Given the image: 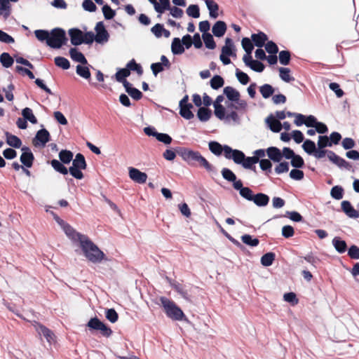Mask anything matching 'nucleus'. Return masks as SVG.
<instances>
[{"label": "nucleus", "mask_w": 359, "mask_h": 359, "mask_svg": "<svg viewBox=\"0 0 359 359\" xmlns=\"http://www.w3.org/2000/svg\"><path fill=\"white\" fill-rule=\"evenodd\" d=\"M50 140V133L46 129L39 130L34 138L33 139V144L35 147H44Z\"/></svg>", "instance_id": "6e6552de"}, {"label": "nucleus", "mask_w": 359, "mask_h": 359, "mask_svg": "<svg viewBox=\"0 0 359 359\" xmlns=\"http://www.w3.org/2000/svg\"><path fill=\"white\" fill-rule=\"evenodd\" d=\"M302 148L309 155H313L317 149L315 142L310 140H306L304 142Z\"/></svg>", "instance_id": "f704fd0d"}, {"label": "nucleus", "mask_w": 359, "mask_h": 359, "mask_svg": "<svg viewBox=\"0 0 359 359\" xmlns=\"http://www.w3.org/2000/svg\"><path fill=\"white\" fill-rule=\"evenodd\" d=\"M69 55L74 61L80 62L82 65H86L88 62L83 54L74 48H72L69 50Z\"/></svg>", "instance_id": "b1692460"}, {"label": "nucleus", "mask_w": 359, "mask_h": 359, "mask_svg": "<svg viewBox=\"0 0 359 359\" xmlns=\"http://www.w3.org/2000/svg\"><path fill=\"white\" fill-rule=\"evenodd\" d=\"M102 12L106 20H111L116 15L115 11L112 10L111 7L108 5L103 6Z\"/></svg>", "instance_id": "680f3d73"}, {"label": "nucleus", "mask_w": 359, "mask_h": 359, "mask_svg": "<svg viewBox=\"0 0 359 359\" xmlns=\"http://www.w3.org/2000/svg\"><path fill=\"white\" fill-rule=\"evenodd\" d=\"M55 64L56 66L61 67L63 69H68L70 67L69 60L64 57H55Z\"/></svg>", "instance_id": "49530a36"}, {"label": "nucleus", "mask_w": 359, "mask_h": 359, "mask_svg": "<svg viewBox=\"0 0 359 359\" xmlns=\"http://www.w3.org/2000/svg\"><path fill=\"white\" fill-rule=\"evenodd\" d=\"M343 212L351 218H357L359 217V213L351 205V203L348 201H344L341 204Z\"/></svg>", "instance_id": "2eb2a0df"}, {"label": "nucleus", "mask_w": 359, "mask_h": 359, "mask_svg": "<svg viewBox=\"0 0 359 359\" xmlns=\"http://www.w3.org/2000/svg\"><path fill=\"white\" fill-rule=\"evenodd\" d=\"M290 60V53L287 50H282L279 53V61L283 65H287Z\"/></svg>", "instance_id": "4d7b16f0"}, {"label": "nucleus", "mask_w": 359, "mask_h": 359, "mask_svg": "<svg viewBox=\"0 0 359 359\" xmlns=\"http://www.w3.org/2000/svg\"><path fill=\"white\" fill-rule=\"evenodd\" d=\"M276 255L273 252H267L261 257V264L264 266L272 265Z\"/></svg>", "instance_id": "e433bc0d"}, {"label": "nucleus", "mask_w": 359, "mask_h": 359, "mask_svg": "<svg viewBox=\"0 0 359 359\" xmlns=\"http://www.w3.org/2000/svg\"><path fill=\"white\" fill-rule=\"evenodd\" d=\"M224 79L219 75L214 76L210 80V86L213 89H218L223 86Z\"/></svg>", "instance_id": "09e8293b"}, {"label": "nucleus", "mask_w": 359, "mask_h": 359, "mask_svg": "<svg viewBox=\"0 0 359 359\" xmlns=\"http://www.w3.org/2000/svg\"><path fill=\"white\" fill-rule=\"evenodd\" d=\"M223 91L231 102L238 100L241 97L240 93L231 86L225 87Z\"/></svg>", "instance_id": "412c9836"}, {"label": "nucleus", "mask_w": 359, "mask_h": 359, "mask_svg": "<svg viewBox=\"0 0 359 359\" xmlns=\"http://www.w3.org/2000/svg\"><path fill=\"white\" fill-rule=\"evenodd\" d=\"M222 55L227 56L236 57V53L234 51V44L233 41L230 38H226L225 40V45L222 48Z\"/></svg>", "instance_id": "f3484780"}, {"label": "nucleus", "mask_w": 359, "mask_h": 359, "mask_svg": "<svg viewBox=\"0 0 359 359\" xmlns=\"http://www.w3.org/2000/svg\"><path fill=\"white\" fill-rule=\"evenodd\" d=\"M225 158L232 159L236 164H241L245 160V154L238 149H233L228 145H225Z\"/></svg>", "instance_id": "0eeeda50"}, {"label": "nucleus", "mask_w": 359, "mask_h": 359, "mask_svg": "<svg viewBox=\"0 0 359 359\" xmlns=\"http://www.w3.org/2000/svg\"><path fill=\"white\" fill-rule=\"evenodd\" d=\"M259 92L264 98L267 99L273 94L274 89L269 84H264L259 88Z\"/></svg>", "instance_id": "4c0bfd02"}, {"label": "nucleus", "mask_w": 359, "mask_h": 359, "mask_svg": "<svg viewBox=\"0 0 359 359\" xmlns=\"http://www.w3.org/2000/svg\"><path fill=\"white\" fill-rule=\"evenodd\" d=\"M22 154L20 156L21 163L27 168H31L34 159V155L29 147L22 148Z\"/></svg>", "instance_id": "9b49d317"}, {"label": "nucleus", "mask_w": 359, "mask_h": 359, "mask_svg": "<svg viewBox=\"0 0 359 359\" xmlns=\"http://www.w3.org/2000/svg\"><path fill=\"white\" fill-rule=\"evenodd\" d=\"M95 41L97 43L104 44L109 41V34L105 29L104 25L102 22H99L95 26Z\"/></svg>", "instance_id": "423d86ee"}, {"label": "nucleus", "mask_w": 359, "mask_h": 359, "mask_svg": "<svg viewBox=\"0 0 359 359\" xmlns=\"http://www.w3.org/2000/svg\"><path fill=\"white\" fill-rule=\"evenodd\" d=\"M76 74L85 79H90L91 74L89 68L86 66L78 65L76 69Z\"/></svg>", "instance_id": "c9c22d12"}, {"label": "nucleus", "mask_w": 359, "mask_h": 359, "mask_svg": "<svg viewBox=\"0 0 359 359\" xmlns=\"http://www.w3.org/2000/svg\"><path fill=\"white\" fill-rule=\"evenodd\" d=\"M304 163V159L299 155L294 154V156L291 158V165L294 168H302Z\"/></svg>", "instance_id": "0e129e2a"}, {"label": "nucleus", "mask_w": 359, "mask_h": 359, "mask_svg": "<svg viewBox=\"0 0 359 359\" xmlns=\"http://www.w3.org/2000/svg\"><path fill=\"white\" fill-rule=\"evenodd\" d=\"M59 158L62 163L67 164L71 162L73 158V154L70 151L62 150L59 153Z\"/></svg>", "instance_id": "37998d69"}, {"label": "nucleus", "mask_w": 359, "mask_h": 359, "mask_svg": "<svg viewBox=\"0 0 359 359\" xmlns=\"http://www.w3.org/2000/svg\"><path fill=\"white\" fill-rule=\"evenodd\" d=\"M161 306L166 316L173 320H182L185 317L182 309L172 300L165 297H160Z\"/></svg>", "instance_id": "7ed1b4c3"}, {"label": "nucleus", "mask_w": 359, "mask_h": 359, "mask_svg": "<svg viewBox=\"0 0 359 359\" xmlns=\"http://www.w3.org/2000/svg\"><path fill=\"white\" fill-rule=\"evenodd\" d=\"M289 170V163L287 162H279L275 168V172L276 174H282L287 172Z\"/></svg>", "instance_id": "774afa93"}, {"label": "nucleus", "mask_w": 359, "mask_h": 359, "mask_svg": "<svg viewBox=\"0 0 359 359\" xmlns=\"http://www.w3.org/2000/svg\"><path fill=\"white\" fill-rule=\"evenodd\" d=\"M36 331L39 333L40 335H43L47 340V341L50 344L54 341V334L52 331H50L49 329L46 327L45 326L36 323L34 325Z\"/></svg>", "instance_id": "f8f14e48"}, {"label": "nucleus", "mask_w": 359, "mask_h": 359, "mask_svg": "<svg viewBox=\"0 0 359 359\" xmlns=\"http://www.w3.org/2000/svg\"><path fill=\"white\" fill-rule=\"evenodd\" d=\"M226 107L229 109H234L238 113L243 114L248 111V104L245 100L238 98L232 102L226 103Z\"/></svg>", "instance_id": "9d476101"}, {"label": "nucleus", "mask_w": 359, "mask_h": 359, "mask_svg": "<svg viewBox=\"0 0 359 359\" xmlns=\"http://www.w3.org/2000/svg\"><path fill=\"white\" fill-rule=\"evenodd\" d=\"M215 108V115L219 120H224L226 114V108L223 107L222 105L214 106Z\"/></svg>", "instance_id": "5fc2aeb1"}, {"label": "nucleus", "mask_w": 359, "mask_h": 359, "mask_svg": "<svg viewBox=\"0 0 359 359\" xmlns=\"http://www.w3.org/2000/svg\"><path fill=\"white\" fill-rule=\"evenodd\" d=\"M187 14L192 18H198L200 16V10L198 5H190L187 8Z\"/></svg>", "instance_id": "de8ad7c7"}, {"label": "nucleus", "mask_w": 359, "mask_h": 359, "mask_svg": "<svg viewBox=\"0 0 359 359\" xmlns=\"http://www.w3.org/2000/svg\"><path fill=\"white\" fill-rule=\"evenodd\" d=\"M222 177L229 182H234L236 180V175L229 168L222 170Z\"/></svg>", "instance_id": "13d9d810"}, {"label": "nucleus", "mask_w": 359, "mask_h": 359, "mask_svg": "<svg viewBox=\"0 0 359 359\" xmlns=\"http://www.w3.org/2000/svg\"><path fill=\"white\" fill-rule=\"evenodd\" d=\"M330 195L333 198L340 200L344 196V189L340 186H334L331 189Z\"/></svg>", "instance_id": "c03bdc74"}, {"label": "nucleus", "mask_w": 359, "mask_h": 359, "mask_svg": "<svg viewBox=\"0 0 359 359\" xmlns=\"http://www.w3.org/2000/svg\"><path fill=\"white\" fill-rule=\"evenodd\" d=\"M317 145L319 149H325L327 147H332L329 137L327 135H320L318 137Z\"/></svg>", "instance_id": "864d4df0"}, {"label": "nucleus", "mask_w": 359, "mask_h": 359, "mask_svg": "<svg viewBox=\"0 0 359 359\" xmlns=\"http://www.w3.org/2000/svg\"><path fill=\"white\" fill-rule=\"evenodd\" d=\"M203 39L204 41L205 47L208 49L213 50L216 47V43L214 41L213 36L210 34H203Z\"/></svg>", "instance_id": "a19ab883"}, {"label": "nucleus", "mask_w": 359, "mask_h": 359, "mask_svg": "<svg viewBox=\"0 0 359 359\" xmlns=\"http://www.w3.org/2000/svg\"><path fill=\"white\" fill-rule=\"evenodd\" d=\"M34 34L36 39L41 42L47 43V40H49L50 32L47 30L37 29L34 31Z\"/></svg>", "instance_id": "a18cd8bd"}, {"label": "nucleus", "mask_w": 359, "mask_h": 359, "mask_svg": "<svg viewBox=\"0 0 359 359\" xmlns=\"http://www.w3.org/2000/svg\"><path fill=\"white\" fill-rule=\"evenodd\" d=\"M211 116V110L206 107H200L198 110L197 116L202 122L208 121L210 118Z\"/></svg>", "instance_id": "2f4dec72"}, {"label": "nucleus", "mask_w": 359, "mask_h": 359, "mask_svg": "<svg viewBox=\"0 0 359 359\" xmlns=\"http://www.w3.org/2000/svg\"><path fill=\"white\" fill-rule=\"evenodd\" d=\"M171 50L174 55H181L184 52V48L179 38H174L171 44Z\"/></svg>", "instance_id": "cd10ccee"}, {"label": "nucleus", "mask_w": 359, "mask_h": 359, "mask_svg": "<svg viewBox=\"0 0 359 359\" xmlns=\"http://www.w3.org/2000/svg\"><path fill=\"white\" fill-rule=\"evenodd\" d=\"M255 205L259 207H264L267 205L269 202V197L262 193L255 194L253 197L252 201Z\"/></svg>", "instance_id": "a878e982"}, {"label": "nucleus", "mask_w": 359, "mask_h": 359, "mask_svg": "<svg viewBox=\"0 0 359 359\" xmlns=\"http://www.w3.org/2000/svg\"><path fill=\"white\" fill-rule=\"evenodd\" d=\"M6 137V143L14 148H20L22 145L21 140L17 136L11 134L8 132L5 133Z\"/></svg>", "instance_id": "393cba45"}, {"label": "nucleus", "mask_w": 359, "mask_h": 359, "mask_svg": "<svg viewBox=\"0 0 359 359\" xmlns=\"http://www.w3.org/2000/svg\"><path fill=\"white\" fill-rule=\"evenodd\" d=\"M241 241L243 243L251 247H256L259 245V241L257 238H253L249 234H245L241 236Z\"/></svg>", "instance_id": "ea45409f"}, {"label": "nucleus", "mask_w": 359, "mask_h": 359, "mask_svg": "<svg viewBox=\"0 0 359 359\" xmlns=\"http://www.w3.org/2000/svg\"><path fill=\"white\" fill-rule=\"evenodd\" d=\"M67 41L65 30L61 28H55L50 32L47 45L52 48H60L66 43Z\"/></svg>", "instance_id": "20e7f679"}, {"label": "nucleus", "mask_w": 359, "mask_h": 359, "mask_svg": "<svg viewBox=\"0 0 359 359\" xmlns=\"http://www.w3.org/2000/svg\"><path fill=\"white\" fill-rule=\"evenodd\" d=\"M210 151L216 156H220L224 152L225 156V145L222 146L219 142L211 141L208 144Z\"/></svg>", "instance_id": "aec40b11"}, {"label": "nucleus", "mask_w": 359, "mask_h": 359, "mask_svg": "<svg viewBox=\"0 0 359 359\" xmlns=\"http://www.w3.org/2000/svg\"><path fill=\"white\" fill-rule=\"evenodd\" d=\"M328 159L334 164L337 165L340 168H349L350 165L349 163L344 160V158H341L338 155H337L334 151H332V152L329 153V157Z\"/></svg>", "instance_id": "4468645a"}, {"label": "nucleus", "mask_w": 359, "mask_h": 359, "mask_svg": "<svg viewBox=\"0 0 359 359\" xmlns=\"http://www.w3.org/2000/svg\"><path fill=\"white\" fill-rule=\"evenodd\" d=\"M241 43L243 48L247 53H252V51L254 48V46L250 39L247 37L243 38L242 39Z\"/></svg>", "instance_id": "e2e57ef3"}, {"label": "nucleus", "mask_w": 359, "mask_h": 359, "mask_svg": "<svg viewBox=\"0 0 359 359\" xmlns=\"http://www.w3.org/2000/svg\"><path fill=\"white\" fill-rule=\"evenodd\" d=\"M226 30V25L223 21H217L212 27V31L213 34L217 37L224 36Z\"/></svg>", "instance_id": "6ab92c4d"}, {"label": "nucleus", "mask_w": 359, "mask_h": 359, "mask_svg": "<svg viewBox=\"0 0 359 359\" xmlns=\"http://www.w3.org/2000/svg\"><path fill=\"white\" fill-rule=\"evenodd\" d=\"M130 74V72L128 68L121 69L116 73V79L117 81L123 83L126 81V78L128 77Z\"/></svg>", "instance_id": "3c124183"}, {"label": "nucleus", "mask_w": 359, "mask_h": 359, "mask_svg": "<svg viewBox=\"0 0 359 359\" xmlns=\"http://www.w3.org/2000/svg\"><path fill=\"white\" fill-rule=\"evenodd\" d=\"M251 39L254 42V44L259 48L262 47L265 42L268 40L267 36L262 32H259L258 34H252Z\"/></svg>", "instance_id": "5701e85b"}, {"label": "nucleus", "mask_w": 359, "mask_h": 359, "mask_svg": "<svg viewBox=\"0 0 359 359\" xmlns=\"http://www.w3.org/2000/svg\"><path fill=\"white\" fill-rule=\"evenodd\" d=\"M129 177L136 183L144 184L147 180V175L137 168L130 167L128 169Z\"/></svg>", "instance_id": "1a4fd4ad"}, {"label": "nucleus", "mask_w": 359, "mask_h": 359, "mask_svg": "<svg viewBox=\"0 0 359 359\" xmlns=\"http://www.w3.org/2000/svg\"><path fill=\"white\" fill-rule=\"evenodd\" d=\"M266 123L271 131L274 133H278L281 130L282 124L273 116H270L267 117L266 119Z\"/></svg>", "instance_id": "a211bd4d"}, {"label": "nucleus", "mask_w": 359, "mask_h": 359, "mask_svg": "<svg viewBox=\"0 0 359 359\" xmlns=\"http://www.w3.org/2000/svg\"><path fill=\"white\" fill-rule=\"evenodd\" d=\"M50 164L57 172L63 175H67L68 173L67 168L65 167L60 161L53 159L51 161Z\"/></svg>", "instance_id": "58836bf2"}, {"label": "nucleus", "mask_w": 359, "mask_h": 359, "mask_svg": "<svg viewBox=\"0 0 359 359\" xmlns=\"http://www.w3.org/2000/svg\"><path fill=\"white\" fill-rule=\"evenodd\" d=\"M127 68L129 71H135L139 75H142L143 73L142 67L139 64L136 63L135 60H130L127 64Z\"/></svg>", "instance_id": "6e6d98bb"}, {"label": "nucleus", "mask_w": 359, "mask_h": 359, "mask_svg": "<svg viewBox=\"0 0 359 359\" xmlns=\"http://www.w3.org/2000/svg\"><path fill=\"white\" fill-rule=\"evenodd\" d=\"M224 121L228 123L233 122L236 124H239L241 121V117L239 113L234 109H229L226 107V114Z\"/></svg>", "instance_id": "4be33fe9"}, {"label": "nucleus", "mask_w": 359, "mask_h": 359, "mask_svg": "<svg viewBox=\"0 0 359 359\" xmlns=\"http://www.w3.org/2000/svg\"><path fill=\"white\" fill-rule=\"evenodd\" d=\"M332 245L339 253L345 252L347 248L346 243L339 237L333 238Z\"/></svg>", "instance_id": "7c9ffc66"}, {"label": "nucleus", "mask_w": 359, "mask_h": 359, "mask_svg": "<svg viewBox=\"0 0 359 359\" xmlns=\"http://www.w3.org/2000/svg\"><path fill=\"white\" fill-rule=\"evenodd\" d=\"M22 115L23 118L27 121H29L32 124H36L37 123V119L36 116L34 115L32 109L29 107H25L22 111Z\"/></svg>", "instance_id": "473e14b6"}, {"label": "nucleus", "mask_w": 359, "mask_h": 359, "mask_svg": "<svg viewBox=\"0 0 359 359\" xmlns=\"http://www.w3.org/2000/svg\"><path fill=\"white\" fill-rule=\"evenodd\" d=\"M236 76L239 82L243 85H245L249 82L250 78L248 74L240 71L238 69L236 71Z\"/></svg>", "instance_id": "338daca9"}, {"label": "nucleus", "mask_w": 359, "mask_h": 359, "mask_svg": "<svg viewBox=\"0 0 359 359\" xmlns=\"http://www.w3.org/2000/svg\"><path fill=\"white\" fill-rule=\"evenodd\" d=\"M193 108L192 104L180 106V114L185 119L189 120L194 118V114L191 111Z\"/></svg>", "instance_id": "c85d7f7f"}, {"label": "nucleus", "mask_w": 359, "mask_h": 359, "mask_svg": "<svg viewBox=\"0 0 359 359\" xmlns=\"http://www.w3.org/2000/svg\"><path fill=\"white\" fill-rule=\"evenodd\" d=\"M258 163V159L256 158L252 157H246L245 156V160H243V163L241 165L245 169H252L253 165Z\"/></svg>", "instance_id": "603ef678"}, {"label": "nucleus", "mask_w": 359, "mask_h": 359, "mask_svg": "<svg viewBox=\"0 0 359 359\" xmlns=\"http://www.w3.org/2000/svg\"><path fill=\"white\" fill-rule=\"evenodd\" d=\"M0 62L4 67L8 68L13 65L14 61L8 53H3L0 55Z\"/></svg>", "instance_id": "79ce46f5"}, {"label": "nucleus", "mask_w": 359, "mask_h": 359, "mask_svg": "<svg viewBox=\"0 0 359 359\" xmlns=\"http://www.w3.org/2000/svg\"><path fill=\"white\" fill-rule=\"evenodd\" d=\"M266 155L273 162L279 163L282 160L281 151L276 147H270L266 149Z\"/></svg>", "instance_id": "dca6fc26"}, {"label": "nucleus", "mask_w": 359, "mask_h": 359, "mask_svg": "<svg viewBox=\"0 0 359 359\" xmlns=\"http://www.w3.org/2000/svg\"><path fill=\"white\" fill-rule=\"evenodd\" d=\"M72 166L81 168L83 170L86 169V163L83 154L79 153L76 155L75 158L72 162Z\"/></svg>", "instance_id": "72a5a7b5"}, {"label": "nucleus", "mask_w": 359, "mask_h": 359, "mask_svg": "<svg viewBox=\"0 0 359 359\" xmlns=\"http://www.w3.org/2000/svg\"><path fill=\"white\" fill-rule=\"evenodd\" d=\"M177 153L189 165H192L193 162L196 161L209 172L212 171L214 169V167L198 151L183 147L180 148Z\"/></svg>", "instance_id": "f03ea898"}, {"label": "nucleus", "mask_w": 359, "mask_h": 359, "mask_svg": "<svg viewBox=\"0 0 359 359\" xmlns=\"http://www.w3.org/2000/svg\"><path fill=\"white\" fill-rule=\"evenodd\" d=\"M105 316L108 320L114 323L117 321L118 316L114 309H109L105 312Z\"/></svg>", "instance_id": "bf43d9fd"}, {"label": "nucleus", "mask_w": 359, "mask_h": 359, "mask_svg": "<svg viewBox=\"0 0 359 359\" xmlns=\"http://www.w3.org/2000/svg\"><path fill=\"white\" fill-rule=\"evenodd\" d=\"M54 215V219L61 226L66 236L74 243H78L86 258L95 264L100 263L105 257L104 253L94 244L87 236L81 234L74 229L69 224Z\"/></svg>", "instance_id": "f257e3e1"}, {"label": "nucleus", "mask_w": 359, "mask_h": 359, "mask_svg": "<svg viewBox=\"0 0 359 359\" xmlns=\"http://www.w3.org/2000/svg\"><path fill=\"white\" fill-rule=\"evenodd\" d=\"M260 168L267 172H271L272 163L269 159H261L259 161Z\"/></svg>", "instance_id": "69168bd1"}, {"label": "nucleus", "mask_w": 359, "mask_h": 359, "mask_svg": "<svg viewBox=\"0 0 359 359\" xmlns=\"http://www.w3.org/2000/svg\"><path fill=\"white\" fill-rule=\"evenodd\" d=\"M279 72H280V77L283 81H284L285 82H290V81L294 80V78H292L290 76V69L286 68V67H280L279 69Z\"/></svg>", "instance_id": "8fccbe9b"}, {"label": "nucleus", "mask_w": 359, "mask_h": 359, "mask_svg": "<svg viewBox=\"0 0 359 359\" xmlns=\"http://www.w3.org/2000/svg\"><path fill=\"white\" fill-rule=\"evenodd\" d=\"M86 326L90 330L100 331L101 334L107 337H109L112 333L111 330L97 317L90 318Z\"/></svg>", "instance_id": "39448f33"}, {"label": "nucleus", "mask_w": 359, "mask_h": 359, "mask_svg": "<svg viewBox=\"0 0 359 359\" xmlns=\"http://www.w3.org/2000/svg\"><path fill=\"white\" fill-rule=\"evenodd\" d=\"M71 43L74 46L83 43V32L79 29H70L69 30Z\"/></svg>", "instance_id": "ddd939ff"}, {"label": "nucleus", "mask_w": 359, "mask_h": 359, "mask_svg": "<svg viewBox=\"0 0 359 359\" xmlns=\"http://www.w3.org/2000/svg\"><path fill=\"white\" fill-rule=\"evenodd\" d=\"M164 29L165 28L163 25L157 23L151 27V32L156 38H160L163 36Z\"/></svg>", "instance_id": "052dcab7"}, {"label": "nucleus", "mask_w": 359, "mask_h": 359, "mask_svg": "<svg viewBox=\"0 0 359 359\" xmlns=\"http://www.w3.org/2000/svg\"><path fill=\"white\" fill-rule=\"evenodd\" d=\"M205 4L210 11V16L212 18H217L218 17L219 6L213 0H205Z\"/></svg>", "instance_id": "c756f323"}, {"label": "nucleus", "mask_w": 359, "mask_h": 359, "mask_svg": "<svg viewBox=\"0 0 359 359\" xmlns=\"http://www.w3.org/2000/svg\"><path fill=\"white\" fill-rule=\"evenodd\" d=\"M11 6L9 0H0V15L7 18L11 15Z\"/></svg>", "instance_id": "bb28decb"}]
</instances>
